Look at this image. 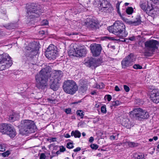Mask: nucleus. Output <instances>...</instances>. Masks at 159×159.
<instances>
[{"label":"nucleus","instance_id":"nucleus-1","mask_svg":"<svg viewBox=\"0 0 159 159\" xmlns=\"http://www.w3.org/2000/svg\"><path fill=\"white\" fill-rule=\"evenodd\" d=\"M50 68L49 66H46L42 69L35 76V79L36 81V85L37 87L39 89L47 86V82L51 76H52V79H50L52 83L50 86V88L54 90H57L59 88L61 83L60 80L62 76L61 71H53L51 75Z\"/></svg>","mask_w":159,"mask_h":159},{"label":"nucleus","instance_id":"nucleus-2","mask_svg":"<svg viewBox=\"0 0 159 159\" xmlns=\"http://www.w3.org/2000/svg\"><path fill=\"white\" fill-rule=\"evenodd\" d=\"M20 126V133L23 135L32 133L34 131L35 125L33 121L28 120H22Z\"/></svg>","mask_w":159,"mask_h":159},{"label":"nucleus","instance_id":"nucleus-3","mask_svg":"<svg viewBox=\"0 0 159 159\" xmlns=\"http://www.w3.org/2000/svg\"><path fill=\"white\" fill-rule=\"evenodd\" d=\"M159 45V42L155 40L151 39L144 43V51L143 53L145 56H152L155 50L157 49Z\"/></svg>","mask_w":159,"mask_h":159},{"label":"nucleus","instance_id":"nucleus-4","mask_svg":"<svg viewBox=\"0 0 159 159\" xmlns=\"http://www.w3.org/2000/svg\"><path fill=\"white\" fill-rule=\"evenodd\" d=\"M63 88L66 93L73 94L77 90L78 87L76 83L73 80H67L64 83Z\"/></svg>","mask_w":159,"mask_h":159},{"label":"nucleus","instance_id":"nucleus-5","mask_svg":"<svg viewBox=\"0 0 159 159\" xmlns=\"http://www.w3.org/2000/svg\"><path fill=\"white\" fill-rule=\"evenodd\" d=\"M98 6L100 11L106 13H110L113 10V8L107 0H95Z\"/></svg>","mask_w":159,"mask_h":159},{"label":"nucleus","instance_id":"nucleus-6","mask_svg":"<svg viewBox=\"0 0 159 159\" xmlns=\"http://www.w3.org/2000/svg\"><path fill=\"white\" fill-rule=\"evenodd\" d=\"M11 58L7 53L0 55V70L8 68L12 65Z\"/></svg>","mask_w":159,"mask_h":159},{"label":"nucleus","instance_id":"nucleus-7","mask_svg":"<svg viewBox=\"0 0 159 159\" xmlns=\"http://www.w3.org/2000/svg\"><path fill=\"white\" fill-rule=\"evenodd\" d=\"M129 115L130 116L139 120H140L142 119H147L149 116L147 111L140 108L134 109L129 112Z\"/></svg>","mask_w":159,"mask_h":159},{"label":"nucleus","instance_id":"nucleus-8","mask_svg":"<svg viewBox=\"0 0 159 159\" xmlns=\"http://www.w3.org/2000/svg\"><path fill=\"white\" fill-rule=\"evenodd\" d=\"M71 54L77 57L85 56L87 52V49L84 45L75 44L74 46L73 50L70 51Z\"/></svg>","mask_w":159,"mask_h":159},{"label":"nucleus","instance_id":"nucleus-9","mask_svg":"<svg viewBox=\"0 0 159 159\" xmlns=\"http://www.w3.org/2000/svg\"><path fill=\"white\" fill-rule=\"evenodd\" d=\"M40 15V11L37 9V6H34L33 4L27 7L26 16L28 19L31 20L34 18L38 17Z\"/></svg>","mask_w":159,"mask_h":159},{"label":"nucleus","instance_id":"nucleus-10","mask_svg":"<svg viewBox=\"0 0 159 159\" xmlns=\"http://www.w3.org/2000/svg\"><path fill=\"white\" fill-rule=\"evenodd\" d=\"M57 53L56 47L53 44H50L47 48L45 55L50 60L54 59L57 55Z\"/></svg>","mask_w":159,"mask_h":159},{"label":"nucleus","instance_id":"nucleus-11","mask_svg":"<svg viewBox=\"0 0 159 159\" xmlns=\"http://www.w3.org/2000/svg\"><path fill=\"white\" fill-rule=\"evenodd\" d=\"M83 25L89 28L97 29L98 27V22L95 18H88L83 22Z\"/></svg>","mask_w":159,"mask_h":159},{"label":"nucleus","instance_id":"nucleus-12","mask_svg":"<svg viewBox=\"0 0 159 159\" xmlns=\"http://www.w3.org/2000/svg\"><path fill=\"white\" fill-rule=\"evenodd\" d=\"M134 54L130 53L124 58L121 61V65L123 68H126L131 66L134 61Z\"/></svg>","mask_w":159,"mask_h":159},{"label":"nucleus","instance_id":"nucleus-13","mask_svg":"<svg viewBox=\"0 0 159 159\" xmlns=\"http://www.w3.org/2000/svg\"><path fill=\"white\" fill-rule=\"evenodd\" d=\"M152 87L149 88L150 99L153 102L157 103L159 102V90L154 86Z\"/></svg>","mask_w":159,"mask_h":159},{"label":"nucleus","instance_id":"nucleus-14","mask_svg":"<svg viewBox=\"0 0 159 159\" xmlns=\"http://www.w3.org/2000/svg\"><path fill=\"white\" fill-rule=\"evenodd\" d=\"M90 47L93 56L97 57L100 54L102 49L100 44L93 43L91 44Z\"/></svg>","mask_w":159,"mask_h":159},{"label":"nucleus","instance_id":"nucleus-15","mask_svg":"<svg viewBox=\"0 0 159 159\" xmlns=\"http://www.w3.org/2000/svg\"><path fill=\"white\" fill-rule=\"evenodd\" d=\"M157 8H154L152 4L151 3V1L147 2V8L146 12L151 15L157 14Z\"/></svg>","mask_w":159,"mask_h":159},{"label":"nucleus","instance_id":"nucleus-16","mask_svg":"<svg viewBox=\"0 0 159 159\" xmlns=\"http://www.w3.org/2000/svg\"><path fill=\"white\" fill-rule=\"evenodd\" d=\"M100 64V63L98 59L93 58L90 59L85 63V65L89 67L93 66L96 67L98 66Z\"/></svg>","mask_w":159,"mask_h":159},{"label":"nucleus","instance_id":"nucleus-17","mask_svg":"<svg viewBox=\"0 0 159 159\" xmlns=\"http://www.w3.org/2000/svg\"><path fill=\"white\" fill-rule=\"evenodd\" d=\"M125 27L124 24L118 25L117 23H114L113 25L109 26L107 30H123L125 29Z\"/></svg>","mask_w":159,"mask_h":159},{"label":"nucleus","instance_id":"nucleus-18","mask_svg":"<svg viewBox=\"0 0 159 159\" xmlns=\"http://www.w3.org/2000/svg\"><path fill=\"white\" fill-rule=\"evenodd\" d=\"M11 125L9 124H2L0 125V132L3 134H6Z\"/></svg>","mask_w":159,"mask_h":159},{"label":"nucleus","instance_id":"nucleus-19","mask_svg":"<svg viewBox=\"0 0 159 159\" xmlns=\"http://www.w3.org/2000/svg\"><path fill=\"white\" fill-rule=\"evenodd\" d=\"M6 134L8 135L11 138L14 137L16 134V132L15 128L11 125L8 130Z\"/></svg>","mask_w":159,"mask_h":159},{"label":"nucleus","instance_id":"nucleus-20","mask_svg":"<svg viewBox=\"0 0 159 159\" xmlns=\"http://www.w3.org/2000/svg\"><path fill=\"white\" fill-rule=\"evenodd\" d=\"M19 116L17 113H13L10 116L8 117L9 120L11 122L18 120L19 118Z\"/></svg>","mask_w":159,"mask_h":159},{"label":"nucleus","instance_id":"nucleus-21","mask_svg":"<svg viewBox=\"0 0 159 159\" xmlns=\"http://www.w3.org/2000/svg\"><path fill=\"white\" fill-rule=\"evenodd\" d=\"M5 27L7 29H19L17 28L18 27V25L17 23H10L6 25L5 26Z\"/></svg>","mask_w":159,"mask_h":159},{"label":"nucleus","instance_id":"nucleus-22","mask_svg":"<svg viewBox=\"0 0 159 159\" xmlns=\"http://www.w3.org/2000/svg\"><path fill=\"white\" fill-rule=\"evenodd\" d=\"M133 157L137 159H145L143 153H135L133 154Z\"/></svg>","mask_w":159,"mask_h":159},{"label":"nucleus","instance_id":"nucleus-23","mask_svg":"<svg viewBox=\"0 0 159 159\" xmlns=\"http://www.w3.org/2000/svg\"><path fill=\"white\" fill-rule=\"evenodd\" d=\"M123 123L124 126L127 129H129L133 126V124L128 119H125Z\"/></svg>","mask_w":159,"mask_h":159},{"label":"nucleus","instance_id":"nucleus-24","mask_svg":"<svg viewBox=\"0 0 159 159\" xmlns=\"http://www.w3.org/2000/svg\"><path fill=\"white\" fill-rule=\"evenodd\" d=\"M81 134L80 132L77 130L72 131L71 133V135L74 136L75 138H80Z\"/></svg>","mask_w":159,"mask_h":159},{"label":"nucleus","instance_id":"nucleus-25","mask_svg":"<svg viewBox=\"0 0 159 159\" xmlns=\"http://www.w3.org/2000/svg\"><path fill=\"white\" fill-rule=\"evenodd\" d=\"M128 145L129 147H133L137 146L138 145V144L133 142H130L127 141L125 143H123V146H124V144Z\"/></svg>","mask_w":159,"mask_h":159},{"label":"nucleus","instance_id":"nucleus-26","mask_svg":"<svg viewBox=\"0 0 159 159\" xmlns=\"http://www.w3.org/2000/svg\"><path fill=\"white\" fill-rule=\"evenodd\" d=\"M88 87L86 84L82 85L80 88L79 90L83 93L85 92L87 90Z\"/></svg>","mask_w":159,"mask_h":159},{"label":"nucleus","instance_id":"nucleus-27","mask_svg":"<svg viewBox=\"0 0 159 159\" xmlns=\"http://www.w3.org/2000/svg\"><path fill=\"white\" fill-rule=\"evenodd\" d=\"M140 6L141 8L144 11H146L147 3L146 2H141L140 3Z\"/></svg>","mask_w":159,"mask_h":159},{"label":"nucleus","instance_id":"nucleus-28","mask_svg":"<svg viewBox=\"0 0 159 159\" xmlns=\"http://www.w3.org/2000/svg\"><path fill=\"white\" fill-rule=\"evenodd\" d=\"M119 134L114 133L113 134L110 136V139L111 140H117L118 138Z\"/></svg>","mask_w":159,"mask_h":159},{"label":"nucleus","instance_id":"nucleus-29","mask_svg":"<svg viewBox=\"0 0 159 159\" xmlns=\"http://www.w3.org/2000/svg\"><path fill=\"white\" fill-rule=\"evenodd\" d=\"M134 11L133 8L131 7H128L126 10V13L129 15L131 14Z\"/></svg>","mask_w":159,"mask_h":159},{"label":"nucleus","instance_id":"nucleus-30","mask_svg":"<svg viewBox=\"0 0 159 159\" xmlns=\"http://www.w3.org/2000/svg\"><path fill=\"white\" fill-rule=\"evenodd\" d=\"M118 31H120V37L121 38L125 37L127 35V33L126 32L125 30H118Z\"/></svg>","mask_w":159,"mask_h":159},{"label":"nucleus","instance_id":"nucleus-31","mask_svg":"<svg viewBox=\"0 0 159 159\" xmlns=\"http://www.w3.org/2000/svg\"><path fill=\"white\" fill-rule=\"evenodd\" d=\"M76 113L77 115L79 116L81 118H82L84 116V113L81 110L77 111Z\"/></svg>","mask_w":159,"mask_h":159},{"label":"nucleus","instance_id":"nucleus-32","mask_svg":"<svg viewBox=\"0 0 159 159\" xmlns=\"http://www.w3.org/2000/svg\"><path fill=\"white\" fill-rule=\"evenodd\" d=\"M104 84L102 83H100L99 84H96V86L94 87V88L98 89H101L104 88Z\"/></svg>","mask_w":159,"mask_h":159},{"label":"nucleus","instance_id":"nucleus-33","mask_svg":"<svg viewBox=\"0 0 159 159\" xmlns=\"http://www.w3.org/2000/svg\"><path fill=\"white\" fill-rule=\"evenodd\" d=\"M110 33H113L116 35L120 37V31L118 30H109Z\"/></svg>","mask_w":159,"mask_h":159},{"label":"nucleus","instance_id":"nucleus-34","mask_svg":"<svg viewBox=\"0 0 159 159\" xmlns=\"http://www.w3.org/2000/svg\"><path fill=\"white\" fill-rule=\"evenodd\" d=\"M121 102L118 100H116L112 102V106H116L119 105Z\"/></svg>","mask_w":159,"mask_h":159},{"label":"nucleus","instance_id":"nucleus-35","mask_svg":"<svg viewBox=\"0 0 159 159\" xmlns=\"http://www.w3.org/2000/svg\"><path fill=\"white\" fill-rule=\"evenodd\" d=\"M6 146L4 144H0V151L3 152L5 150Z\"/></svg>","mask_w":159,"mask_h":159},{"label":"nucleus","instance_id":"nucleus-36","mask_svg":"<svg viewBox=\"0 0 159 159\" xmlns=\"http://www.w3.org/2000/svg\"><path fill=\"white\" fill-rule=\"evenodd\" d=\"M133 67L135 69H141L142 68V66L138 64H134Z\"/></svg>","mask_w":159,"mask_h":159},{"label":"nucleus","instance_id":"nucleus-37","mask_svg":"<svg viewBox=\"0 0 159 159\" xmlns=\"http://www.w3.org/2000/svg\"><path fill=\"white\" fill-rule=\"evenodd\" d=\"M101 111L103 113H106L107 112V110L106 105H103L101 107Z\"/></svg>","mask_w":159,"mask_h":159},{"label":"nucleus","instance_id":"nucleus-38","mask_svg":"<svg viewBox=\"0 0 159 159\" xmlns=\"http://www.w3.org/2000/svg\"><path fill=\"white\" fill-rule=\"evenodd\" d=\"M48 102L51 103H55L56 100L55 99H52L50 98L47 99Z\"/></svg>","mask_w":159,"mask_h":159},{"label":"nucleus","instance_id":"nucleus-39","mask_svg":"<svg viewBox=\"0 0 159 159\" xmlns=\"http://www.w3.org/2000/svg\"><path fill=\"white\" fill-rule=\"evenodd\" d=\"M91 148L93 149L96 150L98 147V146L96 144H92L90 146Z\"/></svg>","mask_w":159,"mask_h":159},{"label":"nucleus","instance_id":"nucleus-40","mask_svg":"<svg viewBox=\"0 0 159 159\" xmlns=\"http://www.w3.org/2000/svg\"><path fill=\"white\" fill-rule=\"evenodd\" d=\"M66 147L69 149L72 148H74V146L73 145V144L71 143H68L66 145Z\"/></svg>","mask_w":159,"mask_h":159},{"label":"nucleus","instance_id":"nucleus-41","mask_svg":"<svg viewBox=\"0 0 159 159\" xmlns=\"http://www.w3.org/2000/svg\"><path fill=\"white\" fill-rule=\"evenodd\" d=\"M105 98L108 101H110L112 98L111 96L110 95H107L105 96Z\"/></svg>","mask_w":159,"mask_h":159},{"label":"nucleus","instance_id":"nucleus-42","mask_svg":"<svg viewBox=\"0 0 159 159\" xmlns=\"http://www.w3.org/2000/svg\"><path fill=\"white\" fill-rule=\"evenodd\" d=\"M47 141L50 143L54 142L56 141V138H50L47 139Z\"/></svg>","mask_w":159,"mask_h":159},{"label":"nucleus","instance_id":"nucleus-43","mask_svg":"<svg viewBox=\"0 0 159 159\" xmlns=\"http://www.w3.org/2000/svg\"><path fill=\"white\" fill-rule=\"evenodd\" d=\"M139 18L138 20H137L136 21H134L133 22V24H134L135 25H138L139 24H140L141 23V20L140 19V16H139Z\"/></svg>","mask_w":159,"mask_h":159},{"label":"nucleus","instance_id":"nucleus-44","mask_svg":"<svg viewBox=\"0 0 159 159\" xmlns=\"http://www.w3.org/2000/svg\"><path fill=\"white\" fill-rule=\"evenodd\" d=\"M48 21L46 20H44L42 21L41 23V24L42 25H46L48 24Z\"/></svg>","mask_w":159,"mask_h":159},{"label":"nucleus","instance_id":"nucleus-45","mask_svg":"<svg viewBox=\"0 0 159 159\" xmlns=\"http://www.w3.org/2000/svg\"><path fill=\"white\" fill-rule=\"evenodd\" d=\"M10 154L9 151H7L6 152H4L2 153V155L4 157L8 156Z\"/></svg>","mask_w":159,"mask_h":159},{"label":"nucleus","instance_id":"nucleus-46","mask_svg":"<svg viewBox=\"0 0 159 159\" xmlns=\"http://www.w3.org/2000/svg\"><path fill=\"white\" fill-rule=\"evenodd\" d=\"M124 89L126 92H128L129 91V87L126 85H124Z\"/></svg>","mask_w":159,"mask_h":159},{"label":"nucleus","instance_id":"nucleus-47","mask_svg":"<svg viewBox=\"0 0 159 159\" xmlns=\"http://www.w3.org/2000/svg\"><path fill=\"white\" fill-rule=\"evenodd\" d=\"M40 159H45L46 158L45 155L43 153H42L40 156Z\"/></svg>","mask_w":159,"mask_h":159},{"label":"nucleus","instance_id":"nucleus-48","mask_svg":"<svg viewBox=\"0 0 159 159\" xmlns=\"http://www.w3.org/2000/svg\"><path fill=\"white\" fill-rule=\"evenodd\" d=\"M60 151L61 152H63L66 151V148L63 146H61L60 147Z\"/></svg>","mask_w":159,"mask_h":159},{"label":"nucleus","instance_id":"nucleus-49","mask_svg":"<svg viewBox=\"0 0 159 159\" xmlns=\"http://www.w3.org/2000/svg\"><path fill=\"white\" fill-rule=\"evenodd\" d=\"M120 2H118L116 5V8L117 10H118V11L119 10L120 5Z\"/></svg>","mask_w":159,"mask_h":159},{"label":"nucleus","instance_id":"nucleus-50","mask_svg":"<svg viewBox=\"0 0 159 159\" xmlns=\"http://www.w3.org/2000/svg\"><path fill=\"white\" fill-rule=\"evenodd\" d=\"M65 34H66V35H68V36H71V35H77L78 34L77 33H68V32H66Z\"/></svg>","mask_w":159,"mask_h":159},{"label":"nucleus","instance_id":"nucleus-51","mask_svg":"<svg viewBox=\"0 0 159 159\" xmlns=\"http://www.w3.org/2000/svg\"><path fill=\"white\" fill-rule=\"evenodd\" d=\"M65 112L67 114H70L71 112V109L70 108L66 109H65Z\"/></svg>","mask_w":159,"mask_h":159},{"label":"nucleus","instance_id":"nucleus-52","mask_svg":"<svg viewBox=\"0 0 159 159\" xmlns=\"http://www.w3.org/2000/svg\"><path fill=\"white\" fill-rule=\"evenodd\" d=\"M45 32L44 30H40L39 32V34L40 35H41L42 36H43L45 34Z\"/></svg>","mask_w":159,"mask_h":159},{"label":"nucleus","instance_id":"nucleus-53","mask_svg":"<svg viewBox=\"0 0 159 159\" xmlns=\"http://www.w3.org/2000/svg\"><path fill=\"white\" fill-rule=\"evenodd\" d=\"M80 150L81 148L80 147H77L75 149H74L73 151L74 152H77L80 151Z\"/></svg>","mask_w":159,"mask_h":159},{"label":"nucleus","instance_id":"nucleus-54","mask_svg":"<svg viewBox=\"0 0 159 159\" xmlns=\"http://www.w3.org/2000/svg\"><path fill=\"white\" fill-rule=\"evenodd\" d=\"M115 90L116 91H119L120 90V89L118 87V86L116 85L115 87Z\"/></svg>","mask_w":159,"mask_h":159},{"label":"nucleus","instance_id":"nucleus-55","mask_svg":"<svg viewBox=\"0 0 159 159\" xmlns=\"http://www.w3.org/2000/svg\"><path fill=\"white\" fill-rule=\"evenodd\" d=\"M151 1L153 2L154 4H156L159 2V0H151Z\"/></svg>","mask_w":159,"mask_h":159},{"label":"nucleus","instance_id":"nucleus-56","mask_svg":"<svg viewBox=\"0 0 159 159\" xmlns=\"http://www.w3.org/2000/svg\"><path fill=\"white\" fill-rule=\"evenodd\" d=\"M94 140V138L93 137H91L89 140V142L90 143H92Z\"/></svg>","mask_w":159,"mask_h":159},{"label":"nucleus","instance_id":"nucleus-57","mask_svg":"<svg viewBox=\"0 0 159 159\" xmlns=\"http://www.w3.org/2000/svg\"><path fill=\"white\" fill-rule=\"evenodd\" d=\"M111 39V38H110L107 36H105L102 38V39L103 40H106L107 39H108L110 40Z\"/></svg>","mask_w":159,"mask_h":159},{"label":"nucleus","instance_id":"nucleus-58","mask_svg":"<svg viewBox=\"0 0 159 159\" xmlns=\"http://www.w3.org/2000/svg\"><path fill=\"white\" fill-rule=\"evenodd\" d=\"M38 50H36L34 51H32V52H31V53H33V52H34V55H36L37 54V53L38 52Z\"/></svg>","mask_w":159,"mask_h":159},{"label":"nucleus","instance_id":"nucleus-59","mask_svg":"<svg viewBox=\"0 0 159 159\" xmlns=\"http://www.w3.org/2000/svg\"><path fill=\"white\" fill-rule=\"evenodd\" d=\"M3 35H4V34L3 33V32L2 30H0V37H1V36Z\"/></svg>","mask_w":159,"mask_h":159},{"label":"nucleus","instance_id":"nucleus-60","mask_svg":"<svg viewBox=\"0 0 159 159\" xmlns=\"http://www.w3.org/2000/svg\"><path fill=\"white\" fill-rule=\"evenodd\" d=\"M70 136L68 134H66L65 135V137H66V138H70Z\"/></svg>","mask_w":159,"mask_h":159},{"label":"nucleus","instance_id":"nucleus-61","mask_svg":"<svg viewBox=\"0 0 159 159\" xmlns=\"http://www.w3.org/2000/svg\"><path fill=\"white\" fill-rule=\"evenodd\" d=\"M122 144V143H116L114 144L115 146H120Z\"/></svg>","mask_w":159,"mask_h":159},{"label":"nucleus","instance_id":"nucleus-62","mask_svg":"<svg viewBox=\"0 0 159 159\" xmlns=\"http://www.w3.org/2000/svg\"><path fill=\"white\" fill-rule=\"evenodd\" d=\"M153 140H154L156 141L157 139L158 138L157 136H154V137H153Z\"/></svg>","mask_w":159,"mask_h":159},{"label":"nucleus","instance_id":"nucleus-63","mask_svg":"<svg viewBox=\"0 0 159 159\" xmlns=\"http://www.w3.org/2000/svg\"><path fill=\"white\" fill-rule=\"evenodd\" d=\"M91 94L92 95H94L96 94V92L95 91H93L91 93Z\"/></svg>","mask_w":159,"mask_h":159},{"label":"nucleus","instance_id":"nucleus-64","mask_svg":"<svg viewBox=\"0 0 159 159\" xmlns=\"http://www.w3.org/2000/svg\"><path fill=\"white\" fill-rule=\"evenodd\" d=\"M60 152V151H57L56 152V153L57 154V155H58V154H60V152Z\"/></svg>","mask_w":159,"mask_h":159}]
</instances>
